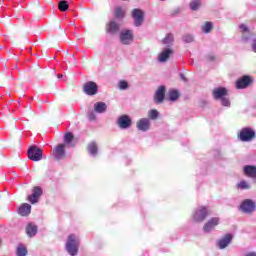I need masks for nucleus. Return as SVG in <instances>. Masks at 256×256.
Wrapping results in <instances>:
<instances>
[{
	"label": "nucleus",
	"instance_id": "nucleus-1",
	"mask_svg": "<svg viewBox=\"0 0 256 256\" xmlns=\"http://www.w3.org/2000/svg\"><path fill=\"white\" fill-rule=\"evenodd\" d=\"M66 251L71 256H76L77 253H79V237L75 236V234L68 236L66 241Z\"/></svg>",
	"mask_w": 256,
	"mask_h": 256
},
{
	"label": "nucleus",
	"instance_id": "nucleus-2",
	"mask_svg": "<svg viewBox=\"0 0 256 256\" xmlns=\"http://www.w3.org/2000/svg\"><path fill=\"white\" fill-rule=\"evenodd\" d=\"M256 137V132L251 127L242 128L240 133L238 134V138L240 141L244 143H249V141H253Z\"/></svg>",
	"mask_w": 256,
	"mask_h": 256
},
{
	"label": "nucleus",
	"instance_id": "nucleus-3",
	"mask_svg": "<svg viewBox=\"0 0 256 256\" xmlns=\"http://www.w3.org/2000/svg\"><path fill=\"white\" fill-rule=\"evenodd\" d=\"M209 217V209L204 206H199L193 213L192 219L195 223H203L204 219Z\"/></svg>",
	"mask_w": 256,
	"mask_h": 256
},
{
	"label": "nucleus",
	"instance_id": "nucleus-4",
	"mask_svg": "<svg viewBox=\"0 0 256 256\" xmlns=\"http://www.w3.org/2000/svg\"><path fill=\"white\" fill-rule=\"evenodd\" d=\"M28 159L30 161H41L43 159V150L37 145H32L28 148Z\"/></svg>",
	"mask_w": 256,
	"mask_h": 256
},
{
	"label": "nucleus",
	"instance_id": "nucleus-5",
	"mask_svg": "<svg viewBox=\"0 0 256 256\" xmlns=\"http://www.w3.org/2000/svg\"><path fill=\"white\" fill-rule=\"evenodd\" d=\"M239 209L242 211V213H245L246 215H251V213H255L256 203L251 199H245L240 204Z\"/></svg>",
	"mask_w": 256,
	"mask_h": 256
},
{
	"label": "nucleus",
	"instance_id": "nucleus-6",
	"mask_svg": "<svg viewBox=\"0 0 256 256\" xmlns=\"http://www.w3.org/2000/svg\"><path fill=\"white\" fill-rule=\"evenodd\" d=\"M83 92L89 97H93L99 93V86L93 81H88L83 86Z\"/></svg>",
	"mask_w": 256,
	"mask_h": 256
},
{
	"label": "nucleus",
	"instance_id": "nucleus-7",
	"mask_svg": "<svg viewBox=\"0 0 256 256\" xmlns=\"http://www.w3.org/2000/svg\"><path fill=\"white\" fill-rule=\"evenodd\" d=\"M132 19H134L135 27H141V25H143V21H145V12L139 8L133 9Z\"/></svg>",
	"mask_w": 256,
	"mask_h": 256
},
{
	"label": "nucleus",
	"instance_id": "nucleus-8",
	"mask_svg": "<svg viewBox=\"0 0 256 256\" xmlns=\"http://www.w3.org/2000/svg\"><path fill=\"white\" fill-rule=\"evenodd\" d=\"M132 124L133 120H131V117L127 114L119 116L116 121V125L119 127V129H129Z\"/></svg>",
	"mask_w": 256,
	"mask_h": 256
},
{
	"label": "nucleus",
	"instance_id": "nucleus-9",
	"mask_svg": "<svg viewBox=\"0 0 256 256\" xmlns=\"http://www.w3.org/2000/svg\"><path fill=\"white\" fill-rule=\"evenodd\" d=\"M133 39V30H122L120 32V43H122V45H131Z\"/></svg>",
	"mask_w": 256,
	"mask_h": 256
},
{
	"label": "nucleus",
	"instance_id": "nucleus-10",
	"mask_svg": "<svg viewBox=\"0 0 256 256\" xmlns=\"http://www.w3.org/2000/svg\"><path fill=\"white\" fill-rule=\"evenodd\" d=\"M219 223H220L219 217H213L209 219L203 226L204 233H211L212 231H215V227H217Z\"/></svg>",
	"mask_w": 256,
	"mask_h": 256
},
{
	"label": "nucleus",
	"instance_id": "nucleus-11",
	"mask_svg": "<svg viewBox=\"0 0 256 256\" xmlns=\"http://www.w3.org/2000/svg\"><path fill=\"white\" fill-rule=\"evenodd\" d=\"M41 195H43V190L41 189V187L36 186L33 188L32 194L28 196V201L32 205H35V203H39Z\"/></svg>",
	"mask_w": 256,
	"mask_h": 256
},
{
	"label": "nucleus",
	"instance_id": "nucleus-12",
	"mask_svg": "<svg viewBox=\"0 0 256 256\" xmlns=\"http://www.w3.org/2000/svg\"><path fill=\"white\" fill-rule=\"evenodd\" d=\"M227 88L225 87H217L214 88L212 91V96L215 101H220V99H223L224 97H227L228 95Z\"/></svg>",
	"mask_w": 256,
	"mask_h": 256
},
{
	"label": "nucleus",
	"instance_id": "nucleus-13",
	"mask_svg": "<svg viewBox=\"0 0 256 256\" xmlns=\"http://www.w3.org/2000/svg\"><path fill=\"white\" fill-rule=\"evenodd\" d=\"M65 144H59L53 149V157L56 161H61V159H65Z\"/></svg>",
	"mask_w": 256,
	"mask_h": 256
},
{
	"label": "nucleus",
	"instance_id": "nucleus-14",
	"mask_svg": "<svg viewBox=\"0 0 256 256\" xmlns=\"http://www.w3.org/2000/svg\"><path fill=\"white\" fill-rule=\"evenodd\" d=\"M136 127L138 131H143V132L149 131L151 127V120H149V118H141L140 120L137 121Z\"/></svg>",
	"mask_w": 256,
	"mask_h": 256
},
{
	"label": "nucleus",
	"instance_id": "nucleus-15",
	"mask_svg": "<svg viewBox=\"0 0 256 256\" xmlns=\"http://www.w3.org/2000/svg\"><path fill=\"white\" fill-rule=\"evenodd\" d=\"M165 91H167V88L162 85L159 86L155 95H154V102L159 104V103H163V101H165Z\"/></svg>",
	"mask_w": 256,
	"mask_h": 256
},
{
	"label": "nucleus",
	"instance_id": "nucleus-16",
	"mask_svg": "<svg viewBox=\"0 0 256 256\" xmlns=\"http://www.w3.org/2000/svg\"><path fill=\"white\" fill-rule=\"evenodd\" d=\"M243 173L246 177L250 179H254V183H256V166L255 165H245L243 167Z\"/></svg>",
	"mask_w": 256,
	"mask_h": 256
},
{
	"label": "nucleus",
	"instance_id": "nucleus-17",
	"mask_svg": "<svg viewBox=\"0 0 256 256\" xmlns=\"http://www.w3.org/2000/svg\"><path fill=\"white\" fill-rule=\"evenodd\" d=\"M231 241H233V235L226 234L220 240H218L217 245L219 249H225L231 244Z\"/></svg>",
	"mask_w": 256,
	"mask_h": 256
},
{
	"label": "nucleus",
	"instance_id": "nucleus-18",
	"mask_svg": "<svg viewBox=\"0 0 256 256\" xmlns=\"http://www.w3.org/2000/svg\"><path fill=\"white\" fill-rule=\"evenodd\" d=\"M251 77L249 76H243L242 78L238 79L236 82V88L237 89H246V87H249L251 85Z\"/></svg>",
	"mask_w": 256,
	"mask_h": 256
},
{
	"label": "nucleus",
	"instance_id": "nucleus-19",
	"mask_svg": "<svg viewBox=\"0 0 256 256\" xmlns=\"http://www.w3.org/2000/svg\"><path fill=\"white\" fill-rule=\"evenodd\" d=\"M239 29H240L241 33H243V35H242L243 41H250V39H252L253 34H251V32L249 31V27H247V25L240 24Z\"/></svg>",
	"mask_w": 256,
	"mask_h": 256
},
{
	"label": "nucleus",
	"instance_id": "nucleus-20",
	"mask_svg": "<svg viewBox=\"0 0 256 256\" xmlns=\"http://www.w3.org/2000/svg\"><path fill=\"white\" fill-rule=\"evenodd\" d=\"M31 214V205L28 203H23L18 208V215H21V217H27V215Z\"/></svg>",
	"mask_w": 256,
	"mask_h": 256
},
{
	"label": "nucleus",
	"instance_id": "nucleus-21",
	"mask_svg": "<svg viewBox=\"0 0 256 256\" xmlns=\"http://www.w3.org/2000/svg\"><path fill=\"white\" fill-rule=\"evenodd\" d=\"M172 54L173 50H171L170 48H165L158 56V61L160 63H165V61H167V59H169V57H171Z\"/></svg>",
	"mask_w": 256,
	"mask_h": 256
},
{
	"label": "nucleus",
	"instance_id": "nucleus-22",
	"mask_svg": "<svg viewBox=\"0 0 256 256\" xmlns=\"http://www.w3.org/2000/svg\"><path fill=\"white\" fill-rule=\"evenodd\" d=\"M107 111V104L105 102H96L94 104V113H99L100 115Z\"/></svg>",
	"mask_w": 256,
	"mask_h": 256
},
{
	"label": "nucleus",
	"instance_id": "nucleus-23",
	"mask_svg": "<svg viewBox=\"0 0 256 256\" xmlns=\"http://www.w3.org/2000/svg\"><path fill=\"white\" fill-rule=\"evenodd\" d=\"M37 225H34L33 223H29L26 227V234L28 237H35L37 235Z\"/></svg>",
	"mask_w": 256,
	"mask_h": 256
},
{
	"label": "nucleus",
	"instance_id": "nucleus-24",
	"mask_svg": "<svg viewBox=\"0 0 256 256\" xmlns=\"http://www.w3.org/2000/svg\"><path fill=\"white\" fill-rule=\"evenodd\" d=\"M118 31H119V24L115 21H110L108 26V33H110V35H115V33H118Z\"/></svg>",
	"mask_w": 256,
	"mask_h": 256
},
{
	"label": "nucleus",
	"instance_id": "nucleus-25",
	"mask_svg": "<svg viewBox=\"0 0 256 256\" xmlns=\"http://www.w3.org/2000/svg\"><path fill=\"white\" fill-rule=\"evenodd\" d=\"M114 16L116 17V19H123L125 18V11H123V8L118 6L114 10Z\"/></svg>",
	"mask_w": 256,
	"mask_h": 256
},
{
	"label": "nucleus",
	"instance_id": "nucleus-26",
	"mask_svg": "<svg viewBox=\"0 0 256 256\" xmlns=\"http://www.w3.org/2000/svg\"><path fill=\"white\" fill-rule=\"evenodd\" d=\"M168 99L170 101H177L179 99V92L177 90H169Z\"/></svg>",
	"mask_w": 256,
	"mask_h": 256
},
{
	"label": "nucleus",
	"instance_id": "nucleus-27",
	"mask_svg": "<svg viewBox=\"0 0 256 256\" xmlns=\"http://www.w3.org/2000/svg\"><path fill=\"white\" fill-rule=\"evenodd\" d=\"M88 152L90 155H92V157H95V155H97V144L95 142H91L88 145Z\"/></svg>",
	"mask_w": 256,
	"mask_h": 256
},
{
	"label": "nucleus",
	"instance_id": "nucleus-28",
	"mask_svg": "<svg viewBox=\"0 0 256 256\" xmlns=\"http://www.w3.org/2000/svg\"><path fill=\"white\" fill-rule=\"evenodd\" d=\"M58 9L59 11L65 12L69 9V2L66 0H62L58 3Z\"/></svg>",
	"mask_w": 256,
	"mask_h": 256
},
{
	"label": "nucleus",
	"instance_id": "nucleus-29",
	"mask_svg": "<svg viewBox=\"0 0 256 256\" xmlns=\"http://www.w3.org/2000/svg\"><path fill=\"white\" fill-rule=\"evenodd\" d=\"M211 29H213V23L211 22H205V24L201 26L203 33H211Z\"/></svg>",
	"mask_w": 256,
	"mask_h": 256
},
{
	"label": "nucleus",
	"instance_id": "nucleus-30",
	"mask_svg": "<svg viewBox=\"0 0 256 256\" xmlns=\"http://www.w3.org/2000/svg\"><path fill=\"white\" fill-rule=\"evenodd\" d=\"M17 256H27V248L23 245H19L16 250Z\"/></svg>",
	"mask_w": 256,
	"mask_h": 256
},
{
	"label": "nucleus",
	"instance_id": "nucleus-31",
	"mask_svg": "<svg viewBox=\"0 0 256 256\" xmlns=\"http://www.w3.org/2000/svg\"><path fill=\"white\" fill-rule=\"evenodd\" d=\"M199 7H201V0H192L190 2V9L192 11H197V9H199Z\"/></svg>",
	"mask_w": 256,
	"mask_h": 256
},
{
	"label": "nucleus",
	"instance_id": "nucleus-32",
	"mask_svg": "<svg viewBox=\"0 0 256 256\" xmlns=\"http://www.w3.org/2000/svg\"><path fill=\"white\" fill-rule=\"evenodd\" d=\"M73 142V133L68 132L64 135V143L65 145H71Z\"/></svg>",
	"mask_w": 256,
	"mask_h": 256
},
{
	"label": "nucleus",
	"instance_id": "nucleus-33",
	"mask_svg": "<svg viewBox=\"0 0 256 256\" xmlns=\"http://www.w3.org/2000/svg\"><path fill=\"white\" fill-rule=\"evenodd\" d=\"M238 189H242V190H247V189H251V185H249V183L245 180L240 181L237 184Z\"/></svg>",
	"mask_w": 256,
	"mask_h": 256
},
{
	"label": "nucleus",
	"instance_id": "nucleus-34",
	"mask_svg": "<svg viewBox=\"0 0 256 256\" xmlns=\"http://www.w3.org/2000/svg\"><path fill=\"white\" fill-rule=\"evenodd\" d=\"M149 119H152V121H155V119L159 118V111L152 109L148 112Z\"/></svg>",
	"mask_w": 256,
	"mask_h": 256
},
{
	"label": "nucleus",
	"instance_id": "nucleus-35",
	"mask_svg": "<svg viewBox=\"0 0 256 256\" xmlns=\"http://www.w3.org/2000/svg\"><path fill=\"white\" fill-rule=\"evenodd\" d=\"M118 87L119 89H121V91H125L129 89V83H127V81L125 80H120L118 83Z\"/></svg>",
	"mask_w": 256,
	"mask_h": 256
},
{
	"label": "nucleus",
	"instance_id": "nucleus-36",
	"mask_svg": "<svg viewBox=\"0 0 256 256\" xmlns=\"http://www.w3.org/2000/svg\"><path fill=\"white\" fill-rule=\"evenodd\" d=\"M173 34H167L165 38L163 39V44L164 45H171L173 43Z\"/></svg>",
	"mask_w": 256,
	"mask_h": 256
},
{
	"label": "nucleus",
	"instance_id": "nucleus-37",
	"mask_svg": "<svg viewBox=\"0 0 256 256\" xmlns=\"http://www.w3.org/2000/svg\"><path fill=\"white\" fill-rule=\"evenodd\" d=\"M220 102L222 107H231V100H229L227 96H224L222 99H220Z\"/></svg>",
	"mask_w": 256,
	"mask_h": 256
},
{
	"label": "nucleus",
	"instance_id": "nucleus-38",
	"mask_svg": "<svg viewBox=\"0 0 256 256\" xmlns=\"http://www.w3.org/2000/svg\"><path fill=\"white\" fill-rule=\"evenodd\" d=\"M182 41L184 43H193V35L191 34H185L183 37H182Z\"/></svg>",
	"mask_w": 256,
	"mask_h": 256
},
{
	"label": "nucleus",
	"instance_id": "nucleus-39",
	"mask_svg": "<svg viewBox=\"0 0 256 256\" xmlns=\"http://www.w3.org/2000/svg\"><path fill=\"white\" fill-rule=\"evenodd\" d=\"M87 117L89 119V121H95V119H97V115H95L94 111H88L87 113Z\"/></svg>",
	"mask_w": 256,
	"mask_h": 256
},
{
	"label": "nucleus",
	"instance_id": "nucleus-40",
	"mask_svg": "<svg viewBox=\"0 0 256 256\" xmlns=\"http://www.w3.org/2000/svg\"><path fill=\"white\" fill-rule=\"evenodd\" d=\"M206 59H207L208 61H216V60H217V56H215L214 54H208V55L206 56Z\"/></svg>",
	"mask_w": 256,
	"mask_h": 256
},
{
	"label": "nucleus",
	"instance_id": "nucleus-41",
	"mask_svg": "<svg viewBox=\"0 0 256 256\" xmlns=\"http://www.w3.org/2000/svg\"><path fill=\"white\" fill-rule=\"evenodd\" d=\"M252 51L256 53V38L252 41Z\"/></svg>",
	"mask_w": 256,
	"mask_h": 256
},
{
	"label": "nucleus",
	"instance_id": "nucleus-42",
	"mask_svg": "<svg viewBox=\"0 0 256 256\" xmlns=\"http://www.w3.org/2000/svg\"><path fill=\"white\" fill-rule=\"evenodd\" d=\"M180 78L182 79V81H184L185 83H187V77H185L184 74H180Z\"/></svg>",
	"mask_w": 256,
	"mask_h": 256
},
{
	"label": "nucleus",
	"instance_id": "nucleus-43",
	"mask_svg": "<svg viewBox=\"0 0 256 256\" xmlns=\"http://www.w3.org/2000/svg\"><path fill=\"white\" fill-rule=\"evenodd\" d=\"M246 256H256V253L255 252H250Z\"/></svg>",
	"mask_w": 256,
	"mask_h": 256
},
{
	"label": "nucleus",
	"instance_id": "nucleus-44",
	"mask_svg": "<svg viewBox=\"0 0 256 256\" xmlns=\"http://www.w3.org/2000/svg\"><path fill=\"white\" fill-rule=\"evenodd\" d=\"M219 155H221V152L219 150L216 151V156L215 157H219Z\"/></svg>",
	"mask_w": 256,
	"mask_h": 256
},
{
	"label": "nucleus",
	"instance_id": "nucleus-45",
	"mask_svg": "<svg viewBox=\"0 0 256 256\" xmlns=\"http://www.w3.org/2000/svg\"><path fill=\"white\" fill-rule=\"evenodd\" d=\"M63 78V74H58V79H62Z\"/></svg>",
	"mask_w": 256,
	"mask_h": 256
}]
</instances>
